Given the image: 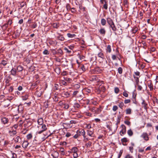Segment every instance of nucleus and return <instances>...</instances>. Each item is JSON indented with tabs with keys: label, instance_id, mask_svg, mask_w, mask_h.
Here are the masks:
<instances>
[{
	"label": "nucleus",
	"instance_id": "nucleus-1",
	"mask_svg": "<svg viewBox=\"0 0 158 158\" xmlns=\"http://www.w3.org/2000/svg\"><path fill=\"white\" fill-rule=\"evenodd\" d=\"M41 128L42 129L41 130L38 131L37 133L38 134H40L43 132L44 131H46L47 130V127L44 124H43L41 125Z\"/></svg>",
	"mask_w": 158,
	"mask_h": 158
},
{
	"label": "nucleus",
	"instance_id": "nucleus-2",
	"mask_svg": "<svg viewBox=\"0 0 158 158\" xmlns=\"http://www.w3.org/2000/svg\"><path fill=\"white\" fill-rule=\"evenodd\" d=\"M121 127H122V129L120 132V134L122 136L126 133V126L123 124L121 125Z\"/></svg>",
	"mask_w": 158,
	"mask_h": 158
},
{
	"label": "nucleus",
	"instance_id": "nucleus-3",
	"mask_svg": "<svg viewBox=\"0 0 158 158\" xmlns=\"http://www.w3.org/2000/svg\"><path fill=\"white\" fill-rule=\"evenodd\" d=\"M141 137L143 138L146 141H148L149 140L148 135L146 133H143L141 135Z\"/></svg>",
	"mask_w": 158,
	"mask_h": 158
},
{
	"label": "nucleus",
	"instance_id": "nucleus-4",
	"mask_svg": "<svg viewBox=\"0 0 158 158\" xmlns=\"http://www.w3.org/2000/svg\"><path fill=\"white\" fill-rule=\"evenodd\" d=\"M148 86L150 88V90L152 91L153 90V85L152 84V81L151 80H149L148 81Z\"/></svg>",
	"mask_w": 158,
	"mask_h": 158
},
{
	"label": "nucleus",
	"instance_id": "nucleus-5",
	"mask_svg": "<svg viewBox=\"0 0 158 158\" xmlns=\"http://www.w3.org/2000/svg\"><path fill=\"white\" fill-rule=\"evenodd\" d=\"M77 132L78 133V134L79 133V136L82 135L84 136L85 135V132L84 129H81L78 130Z\"/></svg>",
	"mask_w": 158,
	"mask_h": 158
},
{
	"label": "nucleus",
	"instance_id": "nucleus-6",
	"mask_svg": "<svg viewBox=\"0 0 158 158\" xmlns=\"http://www.w3.org/2000/svg\"><path fill=\"white\" fill-rule=\"evenodd\" d=\"M17 70L15 68H13L10 71L11 74L15 76L16 75Z\"/></svg>",
	"mask_w": 158,
	"mask_h": 158
},
{
	"label": "nucleus",
	"instance_id": "nucleus-7",
	"mask_svg": "<svg viewBox=\"0 0 158 158\" xmlns=\"http://www.w3.org/2000/svg\"><path fill=\"white\" fill-rule=\"evenodd\" d=\"M11 80L12 78L10 76H8L7 77V78L6 79L5 81V82L6 83V85H10L9 82Z\"/></svg>",
	"mask_w": 158,
	"mask_h": 158
},
{
	"label": "nucleus",
	"instance_id": "nucleus-8",
	"mask_svg": "<svg viewBox=\"0 0 158 158\" xmlns=\"http://www.w3.org/2000/svg\"><path fill=\"white\" fill-rule=\"evenodd\" d=\"M1 121L3 124H5L7 123L9 121V120L7 118L5 117H4L2 118Z\"/></svg>",
	"mask_w": 158,
	"mask_h": 158
},
{
	"label": "nucleus",
	"instance_id": "nucleus-9",
	"mask_svg": "<svg viewBox=\"0 0 158 158\" xmlns=\"http://www.w3.org/2000/svg\"><path fill=\"white\" fill-rule=\"evenodd\" d=\"M142 104L143 107H144V109L147 110V106L148 105V104L146 103L145 101L143 99H142Z\"/></svg>",
	"mask_w": 158,
	"mask_h": 158
},
{
	"label": "nucleus",
	"instance_id": "nucleus-10",
	"mask_svg": "<svg viewBox=\"0 0 158 158\" xmlns=\"http://www.w3.org/2000/svg\"><path fill=\"white\" fill-rule=\"evenodd\" d=\"M38 123L39 125H41L43 124V119L42 118H40L38 119Z\"/></svg>",
	"mask_w": 158,
	"mask_h": 158
},
{
	"label": "nucleus",
	"instance_id": "nucleus-11",
	"mask_svg": "<svg viewBox=\"0 0 158 158\" xmlns=\"http://www.w3.org/2000/svg\"><path fill=\"white\" fill-rule=\"evenodd\" d=\"M58 34L59 35L57 36V38L58 39V40L61 41L64 40V37L63 36V35L59 33H58Z\"/></svg>",
	"mask_w": 158,
	"mask_h": 158
},
{
	"label": "nucleus",
	"instance_id": "nucleus-12",
	"mask_svg": "<svg viewBox=\"0 0 158 158\" xmlns=\"http://www.w3.org/2000/svg\"><path fill=\"white\" fill-rule=\"evenodd\" d=\"M107 22L109 25L114 23L112 20L110 18H108L106 19Z\"/></svg>",
	"mask_w": 158,
	"mask_h": 158
},
{
	"label": "nucleus",
	"instance_id": "nucleus-13",
	"mask_svg": "<svg viewBox=\"0 0 158 158\" xmlns=\"http://www.w3.org/2000/svg\"><path fill=\"white\" fill-rule=\"evenodd\" d=\"M99 32L101 34L104 35L106 33V31L104 28H102L100 29Z\"/></svg>",
	"mask_w": 158,
	"mask_h": 158
},
{
	"label": "nucleus",
	"instance_id": "nucleus-14",
	"mask_svg": "<svg viewBox=\"0 0 158 158\" xmlns=\"http://www.w3.org/2000/svg\"><path fill=\"white\" fill-rule=\"evenodd\" d=\"M99 89L101 91L104 92L106 90V88L104 85H101L99 87Z\"/></svg>",
	"mask_w": 158,
	"mask_h": 158
},
{
	"label": "nucleus",
	"instance_id": "nucleus-15",
	"mask_svg": "<svg viewBox=\"0 0 158 158\" xmlns=\"http://www.w3.org/2000/svg\"><path fill=\"white\" fill-rule=\"evenodd\" d=\"M21 138H20L19 136H17L15 139V141L16 143H20L21 142Z\"/></svg>",
	"mask_w": 158,
	"mask_h": 158
},
{
	"label": "nucleus",
	"instance_id": "nucleus-16",
	"mask_svg": "<svg viewBox=\"0 0 158 158\" xmlns=\"http://www.w3.org/2000/svg\"><path fill=\"white\" fill-rule=\"evenodd\" d=\"M28 144L27 141H24L22 143V145L24 148H26L27 147Z\"/></svg>",
	"mask_w": 158,
	"mask_h": 158
},
{
	"label": "nucleus",
	"instance_id": "nucleus-17",
	"mask_svg": "<svg viewBox=\"0 0 158 158\" xmlns=\"http://www.w3.org/2000/svg\"><path fill=\"white\" fill-rule=\"evenodd\" d=\"M110 27H111L112 30L113 31H114L116 30V28L115 26L114 23L111 24L110 25Z\"/></svg>",
	"mask_w": 158,
	"mask_h": 158
},
{
	"label": "nucleus",
	"instance_id": "nucleus-18",
	"mask_svg": "<svg viewBox=\"0 0 158 158\" xmlns=\"http://www.w3.org/2000/svg\"><path fill=\"white\" fill-rule=\"evenodd\" d=\"M49 43L51 45H56L57 44V42L56 41L50 40Z\"/></svg>",
	"mask_w": 158,
	"mask_h": 158
},
{
	"label": "nucleus",
	"instance_id": "nucleus-19",
	"mask_svg": "<svg viewBox=\"0 0 158 158\" xmlns=\"http://www.w3.org/2000/svg\"><path fill=\"white\" fill-rule=\"evenodd\" d=\"M78 94H79V91H75L73 92L72 94L73 97L77 98L78 97Z\"/></svg>",
	"mask_w": 158,
	"mask_h": 158
},
{
	"label": "nucleus",
	"instance_id": "nucleus-20",
	"mask_svg": "<svg viewBox=\"0 0 158 158\" xmlns=\"http://www.w3.org/2000/svg\"><path fill=\"white\" fill-rule=\"evenodd\" d=\"M23 67L21 65L18 66L17 68V71L18 72H20L23 70Z\"/></svg>",
	"mask_w": 158,
	"mask_h": 158
},
{
	"label": "nucleus",
	"instance_id": "nucleus-21",
	"mask_svg": "<svg viewBox=\"0 0 158 158\" xmlns=\"http://www.w3.org/2000/svg\"><path fill=\"white\" fill-rule=\"evenodd\" d=\"M98 56L99 57H100L102 59L105 58L104 55L103 53L102 52H100L98 53Z\"/></svg>",
	"mask_w": 158,
	"mask_h": 158
},
{
	"label": "nucleus",
	"instance_id": "nucleus-22",
	"mask_svg": "<svg viewBox=\"0 0 158 158\" xmlns=\"http://www.w3.org/2000/svg\"><path fill=\"white\" fill-rule=\"evenodd\" d=\"M55 72L58 74H60V69L59 67H56L55 69Z\"/></svg>",
	"mask_w": 158,
	"mask_h": 158
},
{
	"label": "nucleus",
	"instance_id": "nucleus-23",
	"mask_svg": "<svg viewBox=\"0 0 158 158\" xmlns=\"http://www.w3.org/2000/svg\"><path fill=\"white\" fill-rule=\"evenodd\" d=\"M101 111L102 110L101 109V107L100 106L99 108H96L95 113L99 114L101 112Z\"/></svg>",
	"mask_w": 158,
	"mask_h": 158
},
{
	"label": "nucleus",
	"instance_id": "nucleus-24",
	"mask_svg": "<svg viewBox=\"0 0 158 158\" xmlns=\"http://www.w3.org/2000/svg\"><path fill=\"white\" fill-rule=\"evenodd\" d=\"M63 94L64 95V97H65L66 98H68L69 96V93L67 92H64L63 93Z\"/></svg>",
	"mask_w": 158,
	"mask_h": 158
},
{
	"label": "nucleus",
	"instance_id": "nucleus-25",
	"mask_svg": "<svg viewBox=\"0 0 158 158\" xmlns=\"http://www.w3.org/2000/svg\"><path fill=\"white\" fill-rule=\"evenodd\" d=\"M101 23L102 26H104L106 23V20L104 19H102L101 20Z\"/></svg>",
	"mask_w": 158,
	"mask_h": 158
},
{
	"label": "nucleus",
	"instance_id": "nucleus-26",
	"mask_svg": "<svg viewBox=\"0 0 158 158\" xmlns=\"http://www.w3.org/2000/svg\"><path fill=\"white\" fill-rule=\"evenodd\" d=\"M106 50V52H111V46L110 45H108Z\"/></svg>",
	"mask_w": 158,
	"mask_h": 158
},
{
	"label": "nucleus",
	"instance_id": "nucleus-27",
	"mask_svg": "<svg viewBox=\"0 0 158 158\" xmlns=\"http://www.w3.org/2000/svg\"><path fill=\"white\" fill-rule=\"evenodd\" d=\"M127 132L128 135L130 136H132L133 135V132L131 129L128 130Z\"/></svg>",
	"mask_w": 158,
	"mask_h": 158
},
{
	"label": "nucleus",
	"instance_id": "nucleus-28",
	"mask_svg": "<svg viewBox=\"0 0 158 158\" xmlns=\"http://www.w3.org/2000/svg\"><path fill=\"white\" fill-rule=\"evenodd\" d=\"M87 134L88 135L90 136H92L93 134V132L90 130H88Z\"/></svg>",
	"mask_w": 158,
	"mask_h": 158
},
{
	"label": "nucleus",
	"instance_id": "nucleus-29",
	"mask_svg": "<svg viewBox=\"0 0 158 158\" xmlns=\"http://www.w3.org/2000/svg\"><path fill=\"white\" fill-rule=\"evenodd\" d=\"M71 150L72 152L75 153L77 152L78 151V149L77 147H74L72 148Z\"/></svg>",
	"mask_w": 158,
	"mask_h": 158
},
{
	"label": "nucleus",
	"instance_id": "nucleus-30",
	"mask_svg": "<svg viewBox=\"0 0 158 158\" xmlns=\"http://www.w3.org/2000/svg\"><path fill=\"white\" fill-rule=\"evenodd\" d=\"M92 143L89 141L87 143H86L85 145L87 148H89L91 146Z\"/></svg>",
	"mask_w": 158,
	"mask_h": 158
},
{
	"label": "nucleus",
	"instance_id": "nucleus-31",
	"mask_svg": "<svg viewBox=\"0 0 158 158\" xmlns=\"http://www.w3.org/2000/svg\"><path fill=\"white\" fill-rule=\"evenodd\" d=\"M64 149L63 148H60V151L61 152L62 155H65V153L64 152Z\"/></svg>",
	"mask_w": 158,
	"mask_h": 158
},
{
	"label": "nucleus",
	"instance_id": "nucleus-32",
	"mask_svg": "<svg viewBox=\"0 0 158 158\" xmlns=\"http://www.w3.org/2000/svg\"><path fill=\"white\" fill-rule=\"evenodd\" d=\"M67 35L69 37L71 38L75 37L76 36L75 34H72L70 33H68Z\"/></svg>",
	"mask_w": 158,
	"mask_h": 158
},
{
	"label": "nucleus",
	"instance_id": "nucleus-33",
	"mask_svg": "<svg viewBox=\"0 0 158 158\" xmlns=\"http://www.w3.org/2000/svg\"><path fill=\"white\" fill-rule=\"evenodd\" d=\"M126 112L127 114H130L131 113V109L130 108L127 109L126 110Z\"/></svg>",
	"mask_w": 158,
	"mask_h": 158
},
{
	"label": "nucleus",
	"instance_id": "nucleus-34",
	"mask_svg": "<svg viewBox=\"0 0 158 158\" xmlns=\"http://www.w3.org/2000/svg\"><path fill=\"white\" fill-rule=\"evenodd\" d=\"M118 73L120 74H121L123 72V69L121 67H119L118 68Z\"/></svg>",
	"mask_w": 158,
	"mask_h": 158
},
{
	"label": "nucleus",
	"instance_id": "nucleus-35",
	"mask_svg": "<svg viewBox=\"0 0 158 158\" xmlns=\"http://www.w3.org/2000/svg\"><path fill=\"white\" fill-rule=\"evenodd\" d=\"M124 106V104L122 102H121L120 103H119V104L118 105L119 107L121 109H123Z\"/></svg>",
	"mask_w": 158,
	"mask_h": 158
},
{
	"label": "nucleus",
	"instance_id": "nucleus-36",
	"mask_svg": "<svg viewBox=\"0 0 158 158\" xmlns=\"http://www.w3.org/2000/svg\"><path fill=\"white\" fill-rule=\"evenodd\" d=\"M7 63V61L5 60H2L1 63V64L3 65L4 66L6 65Z\"/></svg>",
	"mask_w": 158,
	"mask_h": 158
},
{
	"label": "nucleus",
	"instance_id": "nucleus-37",
	"mask_svg": "<svg viewBox=\"0 0 158 158\" xmlns=\"http://www.w3.org/2000/svg\"><path fill=\"white\" fill-rule=\"evenodd\" d=\"M32 135L30 133V134H28L27 135V139H31V138H32Z\"/></svg>",
	"mask_w": 158,
	"mask_h": 158
},
{
	"label": "nucleus",
	"instance_id": "nucleus-38",
	"mask_svg": "<svg viewBox=\"0 0 158 158\" xmlns=\"http://www.w3.org/2000/svg\"><path fill=\"white\" fill-rule=\"evenodd\" d=\"M96 108L95 107H93L91 108H90L89 109V110L92 112H94L95 113V110H96Z\"/></svg>",
	"mask_w": 158,
	"mask_h": 158
},
{
	"label": "nucleus",
	"instance_id": "nucleus-39",
	"mask_svg": "<svg viewBox=\"0 0 158 158\" xmlns=\"http://www.w3.org/2000/svg\"><path fill=\"white\" fill-rule=\"evenodd\" d=\"M148 29H149V31L150 32L152 31L153 29V28L152 27V26L151 25H150L149 27H148Z\"/></svg>",
	"mask_w": 158,
	"mask_h": 158
},
{
	"label": "nucleus",
	"instance_id": "nucleus-40",
	"mask_svg": "<svg viewBox=\"0 0 158 158\" xmlns=\"http://www.w3.org/2000/svg\"><path fill=\"white\" fill-rule=\"evenodd\" d=\"M121 141L122 142H127L128 140L126 138H124L121 139Z\"/></svg>",
	"mask_w": 158,
	"mask_h": 158
},
{
	"label": "nucleus",
	"instance_id": "nucleus-41",
	"mask_svg": "<svg viewBox=\"0 0 158 158\" xmlns=\"http://www.w3.org/2000/svg\"><path fill=\"white\" fill-rule=\"evenodd\" d=\"M123 95L126 97H127L128 96V94L126 91L123 92Z\"/></svg>",
	"mask_w": 158,
	"mask_h": 158
},
{
	"label": "nucleus",
	"instance_id": "nucleus-42",
	"mask_svg": "<svg viewBox=\"0 0 158 158\" xmlns=\"http://www.w3.org/2000/svg\"><path fill=\"white\" fill-rule=\"evenodd\" d=\"M28 94H26L25 96L23 97V100H26L28 97Z\"/></svg>",
	"mask_w": 158,
	"mask_h": 158
},
{
	"label": "nucleus",
	"instance_id": "nucleus-43",
	"mask_svg": "<svg viewBox=\"0 0 158 158\" xmlns=\"http://www.w3.org/2000/svg\"><path fill=\"white\" fill-rule=\"evenodd\" d=\"M80 106L79 104L77 103H75L74 104V106L75 108H78Z\"/></svg>",
	"mask_w": 158,
	"mask_h": 158
},
{
	"label": "nucleus",
	"instance_id": "nucleus-44",
	"mask_svg": "<svg viewBox=\"0 0 158 158\" xmlns=\"http://www.w3.org/2000/svg\"><path fill=\"white\" fill-rule=\"evenodd\" d=\"M118 109V107L116 106H113L112 110L114 111H116Z\"/></svg>",
	"mask_w": 158,
	"mask_h": 158
},
{
	"label": "nucleus",
	"instance_id": "nucleus-45",
	"mask_svg": "<svg viewBox=\"0 0 158 158\" xmlns=\"http://www.w3.org/2000/svg\"><path fill=\"white\" fill-rule=\"evenodd\" d=\"M119 91V89L118 87H115L114 88V92L116 94H118Z\"/></svg>",
	"mask_w": 158,
	"mask_h": 158
},
{
	"label": "nucleus",
	"instance_id": "nucleus-46",
	"mask_svg": "<svg viewBox=\"0 0 158 158\" xmlns=\"http://www.w3.org/2000/svg\"><path fill=\"white\" fill-rule=\"evenodd\" d=\"M81 68L83 72H84L85 71V65H82Z\"/></svg>",
	"mask_w": 158,
	"mask_h": 158
},
{
	"label": "nucleus",
	"instance_id": "nucleus-47",
	"mask_svg": "<svg viewBox=\"0 0 158 158\" xmlns=\"http://www.w3.org/2000/svg\"><path fill=\"white\" fill-rule=\"evenodd\" d=\"M64 108L65 109H68L69 108V105L68 104L65 103L64 104Z\"/></svg>",
	"mask_w": 158,
	"mask_h": 158
},
{
	"label": "nucleus",
	"instance_id": "nucleus-48",
	"mask_svg": "<svg viewBox=\"0 0 158 158\" xmlns=\"http://www.w3.org/2000/svg\"><path fill=\"white\" fill-rule=\"evenodd\" d=\"M105 3L103 5V7L105 10H107L108 8L107 4L106 1H105Z\"/></svg>",
	"mask_w": 158,
	"mask_h": 158
},
{
	"label": "nucleus",
	"instance_id": "nucleus-49",
	"mask_svg": "<svg viewBox=\"0 0 158 158\" xmlns=\"http://www.w3.org/2000/svg\"><path fill=\"white\" fill-rule=\"evenodd\" d=\"M61 84H62L63 85H67V82L64 80L61 81Z\"/></svg>",
	"mask_w": 158,
	"mask_h": 158
},
{
	"label": "nucleus",
	"instance_id": "nucleus-50",
	"mask_svg": "<svg viewBox=\"0 0 158 158\" xmlns=\"http://www.w3.org/2000/svg\"><path fill=\"white\" fill-rule=\"evenodd\" d=\"M84 141H88L89 139L85 135L83 136Z\"/></svg>",
	"mask_w": 158,
	"mask_h": 158
},
{
	"label": "nucleus",
	"instance_id": "nucleus-51",
	"mask_svg": "<svg viewBox=\"0 0 158 158\" xmlns=\"http://www.w3.org/2000/svg\"><path fill=\"white\" fill-rule=\"evenodd\" d=\"M124 123L125 124L127 125L128 126L130 125L131 124V122L127 120L125 121L124 122Z\"/></svg>",
	"mask_w": 158,
	"mask_h": 158
},
{
	"label": "nucleus",
	"instance_id": "nucleus-52",
	"mask_svg": "<svg viewBox=\"0 0 158 158\" xmlns=\"http://www.w3.org/2000/svg\"><path fill=\"white\" fill-rule=\"evenodd\" d=\"M43 53L44 55H47L49 53L47 50H45L43 52Z\"/></svg>",
	"mask_w": 158,
	"mask_h": 158
},
{
	"label": "nucleus",
	"instance_id": "nucleus-53",
	"mask_svg": "<svg viewBox=\"0 0 158 158\" xmlns=\"http://www.w3.org/2000/svg\"><path fill=\"white\" fill-rule=\"evenodd\" d=\"M118 35H120L122 34L123 33V31L121 28L118 29Z\"/></svg>",
	"mask_w": 158,
	"mask_h": 158
},
{
	"label": "nucleus",
	"instance_id": "nucleus-54",
	"mask_svg": "<svg viewBox=\"0 0 158 158\" xmlns=\"http://www.w3.org/2000/svg\"><path fill=\"white\" fill-rule=\"evenodd\" d=\"M73 158H77L78 156V155L77 152L74 153L73 154Z\"/></svg>",
	"mask_w": 158,
	"mask_h": 158
},
{
	"label": "nucleus",
	"instance_id": "nucleus-55",
	"mask_svg": "<svg viewBox=\"0 0 158 158\" xmlns=\"http://www.w3.org/2000/svg\"><path fill=\"white\" fill-rule=\"evenodd\" d=\"M53 26L54 28H57L58 27V25L57 23H55L53 24Z\"/></svg>",
	"mask_w": 158,
	"mask_h": 158
},
{
	"label": "nucleus",
	"instance_id": "nucleus-56",
	"mask_svg": "<svg viewBox=\"0 0 158 158\" xmlns=\"http://www.w3.org/2000/svg\"><path fill=\"white\" fill-rule=\"evenodd\" d=\"M123 152L122 150H120L118 155V158H120Z\"/></svg>",
	"mask_w": 158,
	"mask_h": 158
},
{
	"label": "nucleus",
	"instance_id": "nucleus-57",
	"mask_svg": "<svg viewBox=\"0 0 158 158\" xmlns=\"http://www.w3.org/2000/svg\"><path fill=\"white\" fill-rule=\"evenodd\" d=\"M58 53L61 55H62L63 54V51L60 48L58 50Z\"/></svg>",
	"mask_w": 158,
	"mask_h": 158
},
{
	"label": "nucleus",
	"instance_id": "nucleus-58",
	"mask_svg": "<svg viewBox=\"0 0 158 158\" xmlns=\"http://www.w3.org/2000/svg\"><path fill=\"white\" fill-rule=\"evenodd\" d=\"M131 100L130 99H126L124 101V103L125 104H127L130 102Z\"/></svg>",
	"mask_w": 158,
	"mask_h": 158
},
{
	"label": "nucleus",
	"instance_id": "nucleus-59",
	"mask_svg": "<svg viewBox=\"0 0 158 158\" xmlns=\"http://www.w3.org/2000/svg\"><path fill=\"white\" fill-rule=\"evenodd\" d=\"M125 158H134L130 154H127L125 157Z\"/></svg>",
	"mask_w": 158,
	"mask_h": 158
},
{
	"label": "nucleus",
	"instance_id": "nucleus-60",
	"mask_svg": "<svg viewBox=\"0 0 158 158\" xmlns=\"http://www.w3.org/2000/svg\"><path fill=\"white\" fill-rule=\"evenodd\" d=\"M138 30V28L136 27H135L132 29V32L133 33H136Z\"/></svg>",
	"mask_w": 158,
	"mask_h": 158
},
{
	"label": "nucleus",
	"instance_id": "nucleus-61",
	"mask_svg": "<svg viewBox=\"0 0 158 158\" xmlns=\"http://www.w3.org/2000/svg\"><path fill=\"white\" fill-rule=\"evenodd\" d=\"M64 49L65 51H66L68 53H70L71 52V50H69V49L66 48H64Z\"/></svg>",
	"mask_w": 158,
	"mask_h": 158
},
{
	"label": "nucleus",
	"instance_id": "nucleus-62",
	"mask_svg": "<svg viewBox=\"0 0 158 158\" xmlns=\"http://www.w3.org/2000/svg\"><path fill=\"white\" fill-rule=\"evenodd\" d=\"M12 158H17V155L16 154L13 153H12Z\"/></svg>",
	"mask_w": 158,
	"mask_h": 158
},
{
	"label": "nucleus",
	"instance_id": "nucleus-63",
	"mask_svg": "<svg viewBox=\"0 0 158 158\" xmlns=\"http://www.w3.org/2000/svg\"><path fill=\"white\" fill-rule=\"evenodd\" d=\"M26 5V3H24V2H22L21 4H20V7L21 8H23V7H24V6Z\"/></svg>",
	"mask_w": 158,
	"mask_h": 158
},
{
	"label": "nucleus",
	"instance_id": "nucleus-64",
	"mask_svg": "<svg viewBox=\"0 0 158 158\" xmlns=\"http://www.w3.org/2000/svg\"><path fill=\"white\" fill-rule=\"evenodd\" d=\"M53 99L54 100L57 101L58 100V98L56 96H54V97L53 98Z\"/></svg>",
	"mask_w": 158,
	"mask_h": 158
}]
</instances>
